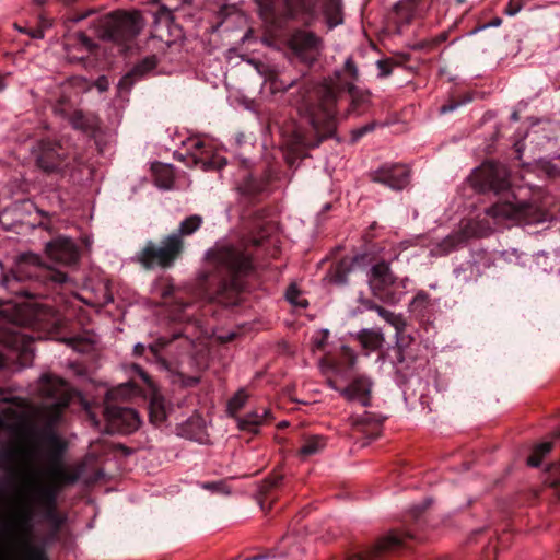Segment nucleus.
Instances as JSON below:
<instances>
[{
    "mask_svg": "<svg viewBox=\"0 0 560 560\" xmlns=\"http://www.w3.org/2000/svg\"><path fill=\"white\" fill-rule=\"evenodd\" d=\"M18 485L0 523V560H49L45 548L36 542L31 523L37 506L50 505L56 498V487L72 483L78 476L70 474L60 463L46 469L48 483L30 464L26 455L16 469Z\"/></svg>",
    "mask_w": 560,
    "mask_h": 560,
    "instance_id": "1",
    "label": "nucleus"
},
{
    "mask_svg": "<svg viewBox=\"0 0 560 560\" xmlns=\"http://www.w3.org/2000/svg\"><path fill=\"white\" fill-rule=\"evenodd\" d=\"M341 92L338 80L324 81L315 86L299 106V113L307 119L316 133V141H310L299 130L294 131V144L302 148L317 147L319 142L331 136L336 128V105Z\"/></svg>",
    "mask_w": 560,
    "mask_h": 560,
    "instance_id": "2",
    "label": "nucleus"
},
{
    "mask_svg": "<svg viewBox=\"0 0 560 560\" xmlns=\"http://www.w3.org/2000/svg\"><path fill=\"white\" fill-rule=\"evenodd\" d=\"M39 319V312L30 304L11 301L0 303V342L23 355L33 353V339L20 331Z\"/></svg>",
    "mask_w": 560,
    "mask_h": 560,
    "instance_id": "3",
    "label": "nucleus"
},
{
    "mask_svg": "<svg viewBox=\"0 0 560 560\" xmlns=\"http://www.w3.org/2000/svg\"><path fill=\"white\" fill-rule=\"evenodd\" d=\"M0 275L2 276L3 287L16 295L28 294L26 290L16 287L19 282L24 280H39L49 276L57 283H65L67 281L66 273L47 268L42 264L39 256L33 253L22 254L18 258L11 275H3V266L0 262Z\"/></svg>",
    "mask_w": 560,
    "mask_h": 560,
    "instance_id": "4",
    "label": "nucleus"
},
{
    "mask_svg": "<svg viewBox=\"0 0 560 560\" xmlns=\"http://www.w3.org/2000/svg\"><path fill=\"white\" fill-rule=\"evenodd\" d=\"M145 22L140 12H116L100 20L98 36L117 44H126L137 37Z\"/></svg>",
    "mask_w": 560,
    "mask_h": 560,
    "instance_id": "5",
    "label": "nucleus"
},
{
    "mask_svg": "<svg viewBox=\"0 0 560 560\" xmlns=\"http://www.w3.org/2000/svg\"><path fill=\"white\" fill-rule=\"evenodd\" d=\"M486 214L498 225L532 224L544 218L536 206L515 198L494 203L486 210Z\"/></svg>",
    "mask_w": 560,
    "mask_h": 560,
    "instance_id": "6",
    "label": "nucleus"
},
{
    "mask_svg": "<svg viewBox=\"0 0 560 560\" xmlns=\"http://www.w3.org/2000/svg\"><path fill=\"white\" fill-rule=\"evenodd\" d=\"M184 249V242L179 234L165 236L160 245L148 242L138 255V259L145 268H170L178 259Z\"/></svg>",
    "mask_w": 560,
    "mask_h": 560,
    "instance_id": "7",
    "label": "nucleus"
},
{
    "mask_svg": "<svg viewBox=\"0 0 560 560\" xmlns=\"http://www.w3.org/2000/svg\"><path fill=\"white\" fill-rule=\"evenodd\" d=\"M39 390L46 398L43 405L45 418L50 423L56 422L72 398L70 386L57 376L43 375Z\"/></svg>",
    "mask_w": 560,
    "mask_h": 560,
    "instance_id": "8",
    "label": "nucleus"
},
{
    "mask_svg": "<svg viewBox=\"0 0 560 560\" xmlns=\"http://www.w3.org/2000/svg\"><path fill=\"white\" fill-rule=\"evenodd\" d=\"M259 7L266 19L289 16L310 23L316 16L313 0H264Z\"/></svg>",
    "mask_w": 560,
    "mask_h": 560,
    "instance_id": "9",
    "label": "nucleus"
},
{
    "mask_svg": "<svg viewBox=\"0 0 560 560\" xmlns=\"http://www.w3.org/2000/svg\"><path fill=\"white\" fill-rule=\"evenodd\" d=\"M208 259L225 269L231 276L246 272L250 267L249 256L240 247L231 244H217L208 252Z\"/></svg>",
    "mask_w": 560,
    "mask_h": 560,
    "instance_id": "10",
    "label": "nucleus"
},
{
    "mask_svg": "<svg viewBox=\"0 0 560 560\" xmlns=\"http://www.w3.org/2000/svg\"><path fill=\"white\" fill-rule=\"evenodd\" d=\"M180 0H164L153 12L152 37L170 44L180 37V28L174 24V12L179 9Z\"/></svg>",
    "mask_w": 560,
    "mask_h": 560,
    "instance_id": "11",
    "label": "nucleus"
},
{
    "mask_svg": "<svg viewBox=\"0 0 560 560\" xmlns=\"http://www.w3.org/2000/svg\"><path fill=\"white\" fill-rule=\"evenodd\" d=\"M472 185L481 190L503 191L509 188V172L504 164L486 162L475 170L470 178Z\"/></svg>",
    "mask_w": 560,
    "mask_h": 560,
    "instance_id": "12",
    "label": "nucleus"
},
{
    "mask_svg": "<svg viewBox=\"0 0 560 560\" xmlns=\"http://www.w3.org/2000/svg\"><path fill=\"white\" fill-rule=\"evenodd\" d=\"M368 277L369 285L376 298L387 303L399 301V298L389 291L390 287L395 283V277L387 264L378 262L372 266Z\"/></svg>",
    "mask_w": 560,
    "mask_h": 560,
    "instance_id": "13",
    "label": "nucleus"
},
{
    "mask_svg": "<svg viewBox=\"0 0 560 560\" xmlns=\"http://www.w3.org/2000/svg\"><path fill=\"white\" fill-rule=\"evenodd\" d=\"M131 369L137 372L142 382L147 386L145 395L149 396V417L153 424L161 425L167 419L168 406L163 396L159 393L154 382L138 364H133Z\"/></svg>",
    "mask_w": 560,
    "mask_h": 560,
    "instance_id": "14",
    "label": "nucleus"
},
{
    "mask_svg": "<svg viewBox=\"0 0 560 560\" xmlns=\"http://www.w3.org/2000/svg\"><path fill=\"white\" fill-rule=\"evenodd\" d=\"M288 45L293 54L303 62L312 63L322 50V40L315 34L298 31L291 35Z\"/></svg>",
    "mask_w": 560,
    "mask_h": 560,
    "instance_id": "15",
    "label": "nucleus"
},
{
    "mask_svg": "<svg viewBox=\"0 0 560 560\" xmlns=\"http://www.w3.org/2000/svg\"><path fill=\"white\" fill-rule=\"evenodd\" d=\"M46 253L50 259L63 265L74 264L79 258V250L75 244L65 237H59L48 243Z\"/></svg>",
    "mask_w": 560,
    "mask_h": 560,
    "instance_id": "16",
    "label": "nucleus"
},
{
    "mask_svg": "<svg viewBox=\"0 0 560 560\" xmlns=\"http://www.w3.org/2000/svg\"><path fill=\"white\" fill-rule=\"evenodd\" d=\"M406 534L400 532H390L377 540V542L365 552L353 553L349 560H375V558L385 551L398 548L404 544Z\"/></svg>",
    "mask_w": 560,
    "mask_h": 560,
    "instance_id": "17",
    "label": "nucleus"
},
{
    "mask_svg": "<svg viewBox=\"0 0 560 560\" xmlns=\"http://www.w3.org/2000/svg\"><path fill=\"white\" fill-rule=\"evenodd\" d=\"M107 412L113 424L125 433L133 432L140 427V416L132 408L112 407Z\"/></svg>",
    "mask_w": 560,
    "mask_h": 560,
    "instance_id": "18",
    "label": "nucleus"
},
{
    "mask_svg": "<svg viewBox=\"0 0 560 560\" xmlns=\"http://www.w3.org/2000/svg\"><path fill=\"white\" fill-rule=\"evenodd\" d=\"M375 180L393 189H402L409 182V170L405 165H392L381 168Z\"/></svg>",
    "mask_w": 560,
    "mask_h": 560,
    "instance_id": "19",
    "label": "nucleus"
},
{
    "mask_svg": "<svg viewBox=\"0 0 560 560\" xmlns=\"http://www.w3.org/2000/svg\"><path fill=\"white\" fill-rule=\"evenodd\" d=\"M271 412L267 408H262L260 410H255L247 413L244 417H237V427L242 431H247L250 433H258L260 427L269 423L271 421Z\"/></svg>",
    "mask_w": 560,
    "mask_h": 560,
    "instance_id": "20",
    "label": "nucleus"
},
{
    "mask_svg": "<svg viewBox=\"0 0 560 560\" xmlns=\"http://www.w3.org/2000/svg\"><path fill=\"white\" fill-rule=\"evenodd\" d=\"M60 147L52 142H40L39 154L37 156V163L40 168L46 172H52L60 165L61 156L59 153Z\"/></svg>",
    "mask_w": 560,
    "mask_h": 560,
    "instance_id": "21",
    "label": "nucleus"
},
{
    "mask_svg": "<svg viewBox=\"0 0 560 560\" xmlns=\"http://www.w3.org/2000/svg\"><path fill=\"white\" fill-rule=\"evenodd\" d=\"M372 383L368 377L361 376L355 378L347 388L341 390L348 400H357L362 406H368L370 402Z\"/></svg>",
    "mask_w": 560,
    "mask_h": 560,
    "instance_id": "22",
    "label": "nucleus"
},
{
    "mask_svg": "<svg viewBox=\"0 0 560 560\" xmlns=\"http://www.w3.org/2000/svg\"><path fill=\"white\" fill-rule=\"evenodd\" d=\"M323 14L329 28H334L343 22L340 0H320Z\"/></svg>",
    "mask_w": 560,
    "mask_h": 560,
    "instance_id": "23",
    "label": "nucleus"
},
{
    "mask_svg": "<svg viewBox=\"0 0 560 560\" xmlns=\"http://www.w3.org/2000/svg\"><path fill=\"white\" fill-rule=\"evenodd\" d=\"M361 346L368 351L380 349L384 342V336L381 331L372 329H363L358 334Z\"/></svg>",
    "mask_w": 560,
    "mask_h": 560,
    "instance_id": "24",
    "label": "nucleus"
},
{
    "mask_svg": "<svg viewBox=\"0 0 560 560\" xmlns=\"http://www.w3.org/2000/svg\"><path fill=\"white\" fill-rule=\"evenodd\" d=\"M326 446V441L323 436L313 435L304 440L303 445L299 451L302 458H307L320 453Z\"/></svg>",
    "mask_w": 560,
    "mask_h": 560,
    "instance_id": "25",
    "label": "nucleus"
},
{
    "mask_svg": "<svg viewBox=\"0 0 560 560\" xmlns=\"http://www.w3.org/2000/svg\"><path fill=\"white\" fill-rule=\"evenodd\" d=\"M158 65L154 56L145 57L121 80V83H127L131 78H139L151 72Z\"/></svg>",
    "mask_w": 560,
    "mask_h": 560,
    "instance_id": "26",
    "label": "nucleus"
},
{
    "mask_svg": "<svg viewBox=\"0 0 560 560\" xmlns=\"http://www.w3.org/2000/svg\"><path fill=\"white\" fill-rule=\"evenodd\" d=\"M141 394V389L136 386L133 382H127L124 384L118 385L117 387L113 388L108 392V396L112 398H131L133 396H138Z\"/></svg>",
    "mask_w": 560,
    "mask_h": 560,
    "instance_id": "27",
    "label": "nucleus"
},
{
    "mask_svg": "<svg viewBox=\"0 0 560 560\" xmlns=\"http://www.w3.org/2000/svg\"><path fill=\"white\" fill-rule=\"evenodd\" d=\"M201 223L202 218L200 215H190L182 221L178 231L174 234H179L180 238L183 240V236L190 235L196 232L201 226Z\"/></svg>",
    "mask_w": 560,
    "mask_h": 560,
    "instance_id": "28",
    "label": "nucleus"
},
{
    "mask_svg": "<svg viewBox=\"0 0 560 560\" xmlns=\"http://www.w3.org/2000/svg\"><path fill=\"white\" fill-rule=\"evenodd\" d=\"M552 448V444L550 442H544L538 444L532 455L527 459V464L532 467H538L545 455H547Z\"/></svg>",
    "mask_w": 560,
    "mask_h": 560,
    "instance_id": "29",
    "label": "nucleus"
},
{
    "mask_svg": "<svg viewBox=\"0 0 560 560\" xmlns=\"http://www.w3.org/2000/svg\"><path fill=\"white\" fill-rule=\"evenodd\" d=\"M248 399V394L245 389L237 390L234 396L229 400L228 410L231 415L240 411L246 404Z\"/></svg>",
    "mask_w": 560,
    "mask_h": 560,
    "instance_id": "30",
    "label": "nucleus"
},
{
    "mask_svg": "<svg viewBox=\"0 0 560 560\" xmlns=\"http://www.w3.org/2000/svg\"><path fill=\"white\" fill-rule=\"evenodd\" d=\"M375 312L388 324L394 326L396 329H400L402 324L401 317L396 315L395 313L385 310L382 306H375Z\"/></svg>",
    "mask_w": 560,
    "mask_h": 560,
    "instance_id": "31",
    "label": "nucleus"
},
{
    "mask_svg": "<svg viewBox=\"0 0 560 560\" xmlns=\"http://www.w3.org/2000/svg\"><path fill=\"white\" fill-rule=\"evenodd\" d=\"M287 300L295 306L306 307L307 301L301 295V292L295 285H290L285 293Z\"/></svg>",
    "mask_w": 560,
    "mask_h": 560,
    "instance_id": "32",
    "label": "nucleus"
},
{
    "mask_svg": "<svg viewBox=\"0 0 560 560\" xmlns=\"http://www.w3.org/2000/svg\"><path fill=\"white\" fill-rule=\"evenodd\" d=\"M464 241L462 235H450L441 243V253L446 254Z\"/></svg>",
    "mask_w": 560,
    "mask_h": 560,
    "instance_id": "33",
    "label": "nucleus"
},
{
    "mask_svg": "<svg viewBox=\"0 0 560 560\" xmlns=\"http://www.w3.org/2000/svg\"><path fill=\"white\" fill-rule=\"evenodd\" d=\"M166 345H167V341L161 338V339H159L154 345H151V346L149 347L150 351H151V352L153 353V355L158 359L159 363H160L163 368H165V369H167L166 362H165V360H163V359H160V358H159V351H160L162 348H164Z\"/></svg>",
    "mask_w": 560,
    "mask_h": 560,
    "instance_id": "34",
    "label": "nucleus"
},
{
    "mask_svg": "<svg viewBox=\"0 0 560 560\" xmlns=\"http://www.w3.org/2000/svg\"><path fill=\"white\" fill-rule=\"evenodd\" d=\"M523 7L524 3L522 0H510L504 12L510 16H514L522 10Z\"/></svg>",
    "mask_w": 560,
    "mask_h": 560,
    "instance_id": "35",
    "label": "nucleus"
},
{
    "mask_svg": "<svg viewBox=\"0 0 560 560\" xmlns=\"http://www.w3.org/2000/svg\"><path fill=\"white\" fill-rule=\"evenodd\" d=\"M345 69L346 71L351 75L352 79H357L358 77V69L355 65L353 63V60L351 58H348L345 62Z\"/></svg>",
    "mask_w": 560,
    "mask_h": 560,
    "instance_id": "36",
    "label": "nucleus"
},
{
    "mask_svg": "<svg viewBox=\"0 0 560 560\" xmlns=\"http://www.w3.org/2000/svg\"><path fill=\"white\" fill-rule=\"evenodd\" d=\"M77 38H78V42L86 49V50H91L92 49V40L85 36L83 33H78L77 34Z\"/></svg>",
    "mask_w": 560,
    "mask_h": 560,
    "instance_id": "37",
    "label": "nucleus"
},
{
    "mask_svg": "<svg viewBox=\"0 0 560 560\" xmlns=\"http://www.w3.org/2000/svg\"><path fill=\"white\" fill-rule=\"evenodd\" d=\"M377 67L381 71L382 77H386V75L390 74V72H392L390 66L387 61L378 60Z\"/></svg>",
    "mask_w": 560,
    "mask_h": 560,
    "instance_id": "38",
    "label": "nucleus"
},
{
    "mask_svg": "<svg viewBox=\"0 0 560 560\" xmlns=\"http://www.w3.org/2000/svg\"><path fill=\"white\" fill-rule=\"evenodd\" d=\"M372 129H373V126L368 125V126H364L362 128H359V129L354 130L352 132L353 139L358 140L360 137H362L366 132L371 131Z\"/></svg>",
    "mask_w": 560,
    "mask_h": 560,
    "instance_id": "39",
    "label": "nucleus"
},
{
    "mask_svg": "<svg viewBox=\"0 0 560 560\" xmlns=\"http://www.w3.org/2000/svg\"><path fill=\"white\" fill-rule=\"evenodd\" d=\"M28 34L33 38H43L44 37V32L42 28L32 30L31 32H28Z\"/></svg>",
    "mask_w": 560,
    "mask_h": 560,
    "instance_id": "40",
    "label": "nucleus"
},
{
    "mask_svg": "<svg viewBox=\"0 0 560 560\" xmlns=\"http://www.w3.org/2000/svg\"><path fill=\"white\" fill-rule=\"evenodd\" d=\"M145 347L142 343H137L133 348V352L137 355H141L144 352Z\"/></svg>",
    "mask_w": 560,
    "mask_h": 560,
    "instance_id": "41",
    "label": "nucleus"
},
{
    "mask_svg": "<svg viewBox=\"0 0 560 560\" xmlns=\"http://www.w3.org/2000/svg\"><path fill=\"white\" fill-rule=\"evenodd\" d=\"M81 119V116L80 115H77L73 120H72V124L75 128H83V125L79 121Z\"/></svg>",
    "mask_w": 560,
    "mask_h": 560,
    "instance_id": "42",
    "label": "nucleus"
},
{
    "mask_svg": "<svg viewBox=\"0 0 560 560\" xmlns=\"http://www.w3.org/2000/svg\"><path fill=\"white\" fill-rule=\"evenodd\" d=\"M5 78V75L0 74V92H2L7 88Z\"/></svg>",
    "mask_w": 560,
    "mask_h": 560,
    "instance_id": "43",
    "label": "nucleus"
},
{
    "mask_svg": "<svg viewBox=\"0 0 560 560\" xmlns=\"http://www.w3.org/2000/svg\"><path fill=\"white\" fill-rule=\"evenodd\" d=\"M343 349H345V352H346L347 354H349V358H350V364H351V365H353V364H354V360H355L354 354L350 351V349H349V348H346V347H345Z\"/></svg>",
    "mask_w": 560,
    "mask_h": 560,
    "instance_id": "44",
    "label": "nucleus"
},
{
    "mask_svg": "<svg viewBox=\"0 0 560 560\" xmlns=\"http://www.w3.org/2000/svg\"><path fill=\"white\" fill-rule=\"evenodd\" d=\"M192 145H194V148H196V149H200V148H202V147H203V142H202L201 140L197 139V140H194V141H192Z\"/></svg>",
    "mask_w": 560,
    "mask_h": 560,
    "instance_id": "45",
    "label": "nucleus"
},
{
    "mask_svg": "<svg viewBox=\"0 0 560 560\" xmlns=\"http://www.w3.org/2000/svg\"><path fill=\"white\" fill-rule=\"evenodd\" d=\"M364 305L368 310H373V311H375V306H377L376 304L372 303L371 301H365Z\"/></svg>",
    "mask_w": 560,
    "mask_h": 560,
    "instance_id": "46",
    "label": "nucleus"
},
{
    "mask_svg": "<svg viewBox=\"0 0 560 560\" xmlns=\"http://www.w3.org/2000/svg\"><path fill=\"white\" fill-rule=\"evenodd\" d=\"M203 488H205V489H214V488H215V486H214V483H205V485H203Z\"/></svg>",
    "mask_w": 560,
    "mask_h": 560,
    "instance_id": "47",
    "label": "nucleus"
},
{
    "mask_svg": "<svg viewBox=\"0 0 560 560\" xmlns=\"http://www.w3.org/2000/svg\"><path fill=\"white\" fill-rule=\"evenodd\" d=\"M4 364H5L4 358H3V355L0 354V369L2 366H4Z\"/></svg>",
    "mask_w": 560,
    "mask_h": 560,
    "instance_id": "48",
    "label": "nucleus"
},
{
    "mask_svg": "<svg viewBox=\"0 0 560 560\" xmlns=\"http://www.w3.org/2000/svg\"><path fill=\"white\" fill-rule=\"evenodd\" d=\"M210 164H215L218 167H222L223 163L221 161H213Z\"/></svg>",
    "mask_w": 560,
    "mask_h": 560,
    "instance_id": "49",
    "label": "nucleus"
},
{
    "mask_svg": "<svg viewBox=\"0 0 560 560\" xmlns=\"http://www.w3.org/2000/svg\"><path fill=\"white\" fill-rule=\"evenodd\" d=\"M102 81H103V80H101V81H100V83H98V88H100V90H105V89H106V85H104V84L102 83Z\"/></svg>",
    "mask_w": 560,
    "mask_h": 560,
    "instance_id": "50",
    "label": "nucleus"
},
{
    "mask_svg": "<svg viewBox=\"0 0 560 560\" xmlns=\"http://www.w3.org/2000/svg\"><path fill=\"white\" fill-rule=\"evenodd\" d=\"M475 234L479 235V236H482V235L487 234V232H478V233L476 232Z\"/></svg>",
    "mask_w": 560,
    "mask_h": 560,
    "instance_id": "51",
    "label": "nucleus"
},
{
    "mask_svg": "<svg viewBox=\"0 0 560 560\" xmlns=\"http://www.w3.org/2000/svg\"><path fill=\"white\" fill-rule=\"evenodd\" d=\"M453 108H454V107H451V108H448V110H451V109H453ZM446 110H447V108H446V107H442V112H446Z\"/></svg>",
    "mask_w": 560,
    "mask_h": 560,
    "instance_id": "52",
    "label": "nucleus"
},
{
    "mask_svg": "<svg viewBox=\"0 0 560 560\" xmlns=\"http://www.w3.org/2000/svg\"><path fill=\"white\" fill-rule=\"evenodd\" d=\"M348 86V90L351 91L352 90V84H347Z\"/></svg>",
    "mask_w": 560,
    "mask_h": 560,
    "instance_id": "53",
    "label": "nucleus"
},
{
    "mask_svg": "<svg viewBox=\"0 0 560 560\" xmlns=\"http://www.w3.org/2000/svg\"><path fill=\"white\" fill-rule=\"evenodd\" d=\"M555 436H560V431L555 432Z\"/></svg>",
    "mask_w": 560,
    "mask_h": 560,
    "instance_id": "54",
    "label": "nucleus"
},
{
    "mask_svg": "<svg viewBox=\"0 0 560 560\" xmlns=\"http://www.w3.org/2000/svg\"><path fill=\"white\" fill-rule=\"evenodd\" d=\"M258 559H260V557H254V558H252L249 560H258Z\"/></svg>",
    "mask_w": 560,
    "mask_h": 560,
    "instance_id": "55",
    "label": "nucleus"
},
{
    "mask_svg": "<svg viewBox=\"0 0 560 560\" xmlns=\"http://www.w3.org/2000/svg\"><path fill=\"white\" fill-rule=\"evenodd\" d=\"M336 281H337L338 283H341L343 280H342V279H336Z\"/></svg>",
    "mask_w": 560,
    "mask_h": 560,
    "instance_id": "56",
    "label": "nucleus"
},
{
    "mask_svg": "<svg viewBox=\"0 0 560 560\" xmlns=\"http://www.w3.org/2000/svg\"><path fill=\"white\" fill-rule=\"evenodd\" d=\"M357 260H358L357 258L353 260L352 267L357 264Z\"/></svg>",
    "mask_w": 560,
    "mask_h": 560,
    "instance_id": "57",
    "label": "nucleus"
}]
</instances>
